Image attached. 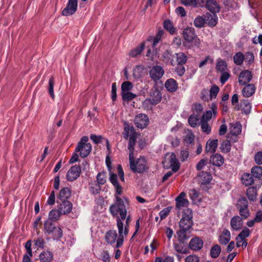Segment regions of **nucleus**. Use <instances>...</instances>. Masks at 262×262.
Instances as JSON below:
<instances>
[{"mask_svg": "<svg viewBox=\"0 0 262 262\" xmlns=\"http://www.w3.org/2000/svg\"><path fill=\"white\" fill-rule=\"evenodd\" d=\"M203 245L202 240L198 237L192 238L189 244L190 248L194 251H199L201 249Z\"/></svg>", "mask_w": 262, "mask_h": 262, "instance_id": "23", "label": "nucleus"}, {"mask_svg": "<svg viewBox=\"0 0 262 262\" xmlns=\"http://www.w3.org/2000/svg\"><path fill=\"white\" fill-rule=\"evenodd\" d=\"M187 215L184 212L182 218L179 223L180 229H190L193 225V221L192 220V214L191 209L187 210Z\"/></svg>", "mask_w": 262, "mask_h": 262, "instance_id": "6", "label": "nucleus"}, {"mask_svg": "<svg viewBox=\"0 0 262 262\" xmlns=\"http://www.w3.org/2000/svg\"><path fill=\"white\" fill-rule=\"evenodd\" d=\"M175 72L178 76H182L185 72V68L184 67V64H177Z\"/></svg>", "mask_w": 262, "mask_h": 262, "instance_id": "61", "label": "nucleus"}, {"mask_svg": "<svg viewBox=\"0 0 262 262\" xmlns=\"http://www.w3.org/2000/svg\"><path fill=\"white\" fill-rule=\"evenodd\" d=\"M199 120L198 116L194 114L191 115L188 119V123L192 127H195L198 125Z\"/></svg>", "mask_w": 262, "mask_h": 262, "instance_id": "46", "label": "nucleus"}, {"mask_svg": "<svg viewBox=\"0 0 262 262\" xmlns=\"http://www.w3.org/2000/svg\"><path fill=\"white\" fill-rule=\"evenodd\" d=\"M164 70L161 66H154L149 71V76L151 80L157 81L160 80L164 74Z\"/></svg>", "mask_w": 262, "mask_h": 262, "instance_id": "8", "label": "nucleus"}, {"mask_svg": "<svg viewBox=\"0 0 262 262\" xmlns=\"http://www.w3.org/2000/svg\"><path fill=\"white\" fill-rule=\"evenodd\" d=\"M194 25L198 28H201L204 27L206 24L205 17L203 16H198L194 20Z\"/></svg>", "mask_w": 262, "mask_h": 262, "instance_id": "40", "label": "nucleus"}, {"mask_svg": "<svg viewBox=\"0 0 262 262\" xmlns=\"http://www.w3.org/2000/svg\"><path fill=\"white\" fill-rule=\"evenodd\" d=\"M53 256L52 252L43 251L39 255V259L41 262H50L53 259Z\"/></svg>", "mask_w": 262, "mask_h": 262, "instance_id": "30", "label": "nucleus"}, {"mask_svg": "<svg viewBox=\"0 0 262 262\" xmlns=\"http://www.w3.org/2000/svg\"><path fill=\"white\" fill-rule=\"evenodd\" d=\"M88 140V136H83L75 149L76 152H80L79 155L82 158L87 157L92 150L91 144L90 143H87Z\"/></svg>", "mask_w": 262, "mask_h": 262, "instance_id": "5", "label": "nucleus"}, {"mask_svg": "<svg viewBox=\"0 0 262 262\" xmlns=\"http://www.w3.org/2000/svg\"><path fill=\"white\" fill-rule=\"evenodd\" d=\"M78 8V0H68L66 7L62 11L63 16L72 15L75 13Z\"/></svg>", "mask_w": 262, "mask_h": 262, "instance_id": "7", "label": "nucleus"}, {"mask_svg": "<svg viewBox=\"0 0 262 262\" xmlns=\"http://www.w3.org/2000/svg\"><path fill=\"white\" fill-rule=\"evenodd\" d=\"M224 162V158L219 154L212 155L210 157V163L217 167L221 166Z\"/></svg>", "mask_w": 262, "mask_h": 262, "instance_id": "21", "label": "nucleus"}, {"mask_svg": "<svg viewBox=\"0 0 262 262\" xmlns=\"http://www.w3.org/2000/svg\"><path fill=\"white\" fill-rule=\"evenodd\" d=\"M123 231L118 230V233H117L116 230H108L105 235V241L110 245H114L115 248L121 247L124 241Z\"/></svg>", "mask_w": 262, "mask_h": 262, "instance_id": "3", "label": "nucleus"}, {"mask_svg": "<svg viewBox=\"0 0 262 262\" xmlns=\"http://www.w3.org/2000/svg\"><path fill=\"white\" fill-rule=\"evenodd\" d=\"M158 54V50L155 47L154 48H152L151 50L150 48L148 49L147 51L146 56L152 60L154 58V57Z\"/></svg>", "mask_w": 262, "mask_h": 262, "instance_id": "59", "label": "nucleus"}, {"mask_svg": "<svg viewBox=\"0 0 262 262\" xmlns=\"http://www.w3.org/2000/svg\"><path fill=\"white\" fill-rule=\"evenodd\" d=\"M201 129L202 131L206 134H209L211 132V127L207 121L201 120Z\"/></svg>", "mask_w": 262, "mask_h": 262, "instance_id": "55", "label": "nucleus"}, {"mask_svg": "<svg viewBox=\"0 0 262 262\" xmlns=\"http://www.w3.org/2000/svg\"><path fill=\"white\" fill-rule=\"evenodd\" d=\"M194 135L192 133L187 134L184 139V142L188 144L192 143L194 142Z\"/></svg>", "mask_w": 262, "mask_h": 262, "instance_id": "62", "label": "nucleus"}, {"mask_svg": "<svg viewBox=\"0 0 262 262\" xmlns=\"http://www.w3.org/2000/svg\"><path fill=\"white\" fill-rule=\"evenodd\" d=\"M220 89L219 86H217L216 85H213L211 86L210 90V99H212V98H216L219 92Z\"/></svg>", "mask_w": 262, "mask_h": 262, "instance_id": "54", "label": "nucleus"}, {"mask_svg": "<svg viewBox=\"0 0 262 262\" xmlns=\"http://www.w3.org/2000/svg\"><path fill=\"white\" fill-rule=\"evenodd\" d=\"M206 24L210 27H214L217 23L218 17L216 13L210 14L207 13L205 15Z\"/></svg>", "mask_w": 262, "mask_h": 262, "instance_id": "20", "label": "nucleus"}, {"mask_svg": "<svg viewBox=\"0 0 262 262\" xmlns=\"http://www.w3.org/2000/svg\"><path fill=\"white\" fill-rule=\"evenodd\" d=\"M231 234L229 230H224L219 236V241L221 245H226L230 240Z\"/></svg>", "mask_w": 262, "mask_h": 262, "instance_id": "27", "label": "nucleus"}, {"mask_svg": "<svg viewBox=\"0 0 262 262\" xmlns=\"http://www.w3.org/2000/svg\"><path fill=\"white\" fill-rule=\"evenodd\" d=\"M135 124L137 127L141 129L146 128L149 124V119L147 115L139 114L135 117Z\"/></svg>", "mask_w": 262, "mask_h": 262, "instance_id": "9", "label": "nucleus"}, {"mask_svg": "<svg viewBox=\"0 0 262 262\" xmlns=\"http://www.w3.org/2000/svg\"><path fill=\"white\" fill-rule=\"evenodd\" d=\"M245 56V59L248 64H251L254 60V54L251 52H247Z\"/></svg>", "mask_w": 262, "mask_h": 262, "instance_id": "58", "label": "nucleus"}, {"mask_svg": "<svg viewBox=\"0 0 262 262\" xmlns=\"http://www.w3.org/2000/svg\"><path fill=\"white\" fill-rule=\"evenodd\" d=\"M255 91V86L253 84H247L242 90V94L244 97H249L252 96Z\"/></svg>", "mask_w": 262, "mask_h": 262, "instance_id": "26", "label": "nucleus"}, {"mask_svg": "<svg viewBox=\"0 0 262 262\" xmlns=\"http://www.w3.org/2000/svg\"><path fill=\"white\" fill-rule=\"evenodd\" d=\"M197 176L199 178V183H200L201 186L209 184L212 179L210 173L204 171H201Z\"/></svg>", "mask_w": 262, "mask_h": 262, "instance_id": "15", "label": "nucleus"}, {"mask_svg": "<svg viewBox=\"0 0 262 262\" xmlns=\"http://www.w3.org/2000/svg\"><path fill=\"white\" fill-rule=\"evenodd\" d=\"M144 48L145 43L144 42L141 43L140 46L136 47L130 51L129 56L133 58L137 57L142 53Z\"/></svg>", "mask_w": 262, "mask_h": 262, "instance_id": "33", "label": "nucleus"}, {"mask_svg": "<svg viewBox=\"0 0 262 262\" xmlns=\"http://www.w3.org/2000/svg\"><path fill=\"white\" fill-rule=\"evenodd\" d=\"M169 163L174 172H177L180 168V163L176 158V155L172 152L169 156Z\"/></svg>", "mask_w": 262, "mask_h": 262, "instance_id": "25", "label": "nucleus"}, {"mask_svg": "<svg viewBox=\"0 0 262 262\" xmlns=\"http://www.w3.org/2000/svg\"><path fill=\"white\" fill-rule=\"evenodd\" d=\"M186 194L184 192H182L176 199V207L177 209H180L182 207H187L189 205V201L187 199H185Z\"/></svg>", "mask_w": 262, "mask_h": 262, "instance_id": "14", "label": "nucleus"}, {"mask_svg": "<svg viewBox=\"0 0 262 262\" xmlns=\"http://www.w3.org/2000/svg\"><path fill=\"white\" fill-rule=\"evenodd\" d=\"M200 258L196 255H190L185 258V262H199Z\"/></svg>", "mask_w": 262, "mask_h": 262, "instance_id": "63", "label": "nucleus"}, {"mask_svg": "<svg viewBox=\"0 0 262 262\" xmlns=\"http://www.w3.org/2000/svg\"><path fill=\"white\" fill-rule=\"evenodd\" d=\"M133 88L132 83L129 81L123 82L121 84V94L129 92Z\"/></svg>", "mask_w": 262, "mask_h": 262, "instance_id": "44", "label": "nucleus"}, {"mask_svg": "<svg viewBox=\"0 0 262 262\" xmlns=\"http://www.w3.org/2000/svg\"><path fill=\"white\" fill-rule=\"evenodd\" d=\"M164 28L173 35L176 33V28L173 27L172 21L169 19H165L163 22Z\"/></svg>", "mask_w": 262, "mask_h": 262, "instance_id": "32", "label": "nucleus"}, {"mask_svg": "<svg viewBox=\"0 0 262 262\" xmlns=\"http://www.w3.org/2000/svg\"><path fill=\"white\" fill-rule=\"evenodd\" d=\"M101 189V185L94 182L93 183L90 184L89 190L91 193L96 195L99 194L100 192Z\"/></svg>", "mask_w": 262, "mask_h": 262, "instance_id": "41", "label": "nucleus"}, {"mask_svg": "<svg viewBox=\"0 0 262 262\" xmlns=\"http://www.w3.org/2000/svg\"><path fill=\"white\" fill-rule=\"evenodd\" d=\"M81 172V169L80 165H75L72 166L67 173L68 181L72 182L76 180L80 176Z\"/></svg>", "mask_w": 262, "mask_h": 262, "instance_id": "10", "label": "nucleus"}, {"mask_svg": "<svg viewBox=\"0 0 262 262\" xmlns=\"http://www.w3.org/2000/svg\"><path fill=\"white\" fill-rule=\"evenodd\" d=\"M151 98V104L156 105L159 103L162 99V95L160 91L157 89H152L150 92Z\"/></svg>", "mask_w": 262, "mask_h": 262, "instance_id": "16", "label": "nucleus"}, {"mask_svg": "<svg viewBox=\"0 0 262 262\" xmlns=\"http://www.w3.org/2000/svg\"><path fill=\"white\" fill-rule=\"evenodd\" d=\"M129 168L134 173H142L149 169L147 161L144 157L135 159L134 155L129 156Z\"/></svg>", "mask_w": 262, "mask_h": 262, "instance_id": "2", "label": "nucleus"}, {"mask_svg": "<svg viewBox=\"0 0 262 262\" xmlns=\"http://www.w3.org/2000/svg\"><path fill=\"white\" fill-rule=\"evenodd\" d=\"M237 208H247L248 206V203L247 199L245 197H242L238 200V204L237 205Z\"/></svg>", "mask_w": 262, "mask_h": 262, "instance_id": "56", "label": "nucleus"}, {"mask_svg": "<svg viewBox=\"0 0 262 262\" xmlns=\"http://www.w3.org/2000/svg\"><path fill=\"white\" fill-rule=\"evenodd\" d=\"M54 79L53 76L51 77L49 80V88H48V92L50 94V96L54 99Z\"/></svg>", "mask_w": 262, "mask_h": 262, "instance_id": "51", "label": "nucleus"}, {"mask_svg": "<svg viewBox=\"0 0 262 262\" xmlns=\"http://www.w3.org/2000/svg\"><path fill=\"white\" fill-rule=\"evenodd\" d=\"M254 161L258 165L262 164V151H258L255 154Z\"/></svg>", "mask_w": 262, "mask_h": 262, "instance_id": "64", "label": "nucleus"}, {"mask_svg": "<svg viewBox=\"0 0 262 262\" xmlns=\"http://www.w3.org/2000/svg\"><path fill=\"white\" fill-rule=\"evenodd\" d=\"M116 202L110 207V211L113 216H116L117 226L118 229H123V223L122 220L126 219L124 229H128L129 224L131 222L130 216L126 217L127 210L125 203L128 204V199L124 197L123 199L115 195Z\"/></svg>", "mask_w": 262, "mask_h": 262, "instance_id": "1", "label": "nucleus"}, {"mask_svg": "<svg viewBox=\"0 0 262 262\" xmlns=\"http://www.w3.org/2000/svg\"><path fill=\"white\" fill-rule=\"evenodd\" d=\"M56 222L48 219L44 223V229H56Z\"/></svg>", "mask_w": 262, "mask_h": 262, "instance_id": "50", "label": "nucleus"}, {"mask_svg": "<svg viewBox=\"0 0 262 262\" xmlns=\"http://www.w3.org/2000/svg\"><path fill=\"white\" fill-rule=\"evenodd\" d=\"M245 59V56L243 53L239 52H237L233 56L234 62L238 66L242 64L244 60Z\"/></svg>", "mask_w": 262, "mask_h": 262, "instance_id": "42", "label": "nucleus"}, {"mask_svg": "<svg viewBox=\"0 0 262 262\" xmlns=\"http://www.w3.org/2000/svg\"><path fill=\"white\" fill-rule=\"evenodd\" d=\"M247 195L250 201H255L257 196V190L255 187H249L247 190Z\"/></svg>", "mask_w": 262, "mask_h": 262, "instance_id": "35", "label": "nucleus"}, {"mask_svg": "<svg viewBox=\"0 0 262 262\" xmlns=\"http://www.w3.org/2000/svg\"><path fill=\"white\" fill-rule=\"evenodd\" d=\"M61 215V212H60L58 209H52L49 212L48 219L56 222L59 219Z\"/></svg>", "mask_w": 262, "mask_h": 262, "instance_id": "39", "label": "nucleus"}, {"mask_svg": "<svg viewBox=\"0 0 262 262\" xmlns=\"http://www.w3.org/2000/svg\"><path fill=\"white\" fill-rule=\"evenodd\" d=\"M190 230H177L175 237L182 244H184L191 237Z\"/></svg>", "mask_w": 262, "mask_h": 262, "instance_id": "11", "label": "nucleus"}, {"mask_svg": "<svg viewBox=\"0 0 262 262\" xmlns=\"http://www.w3.org/2000/svg\"><path fill=\"white\" fill-rule=\"evenodd\" d=\"M242 220L238 216L233 217L230 221V224L232 229H241L239 226L242 224Z\"/></svg>", "mask_w": 262, "mask_h": 262, "instance_id": "34", "label": "nucleus"}, {"mask_svg": "<svg viewBox=\"0 0 262 262\" xmlns=\"http://www.w3.org/2000/svg\"><path fill=\"white\" fill-rule=\"evenodd\" d=\"M250 234V230H242V231L238 234L236 237V246L239 247L241 246L240 243L243 241L244 239L248 237Z\"/></svg>", "mask_w": 262, "mask_h": 262, "instance_id": "38", "label": "nucleus"}, {"mask_svg": "<svg viewBox=\"0 0 262 262\" xmlns=\"http://www.w3.org/2000/svg\"><path fill=\"white\" fill-rule=\"evenodd\" d=\"M62 203L60 204L58 210L61 212V214H67L69 213L72 209L73 205L72 203L68 200L61 201Z\"/></svg>", "mask_w": 262, "mask_h": 262, "instance_id": "17", "label": "nucleus"}, {"mask_svg": "<svg viewBox=\"0 0 262 262\" xmlns=\"http://www.w3.org/2000/svg\"><path fill=\"white\" fill-rule=\"evenodd\" d=\"M111 98L113 102H115L117 100V86L116 82H114L112 84Z\"/></svg>", "mask_w": 262, "mask_h": 262, "instance_id": "60", "label": "nucleus"}, {"mask_svg": "<svg viewBox=\"0 0 262 262\" xmlns=\"http://www.w3.org/2000/svg\"><path fill=\"white\" fill-rule=\"evenodd\" d=\"M251 105L248 99H243L241 101L239 104H237L234 107L235 111L241 110L243 113L248 114L250 113Z\"/></svg>", "mask_w": 262, "mask_h": 262, "instance_id": "13", "label": "nucleus"}, {"mask_svg": "<svg viewBox=\"0 0 262 262\" xmlns=\"http://www.w3.org/2000/svg\"><path fill=\"white\" fill-rule=\"evenodd\" d=\"M144 70V66L143 65H138L135 67L133 70V76L135 78L138 79L142 77L143 72Z\"/></svg>", "mask_w": 262, "mask_h": 262, "instance_id": "37", "label": "nucleus"}, {"mask_svg": "<svg viewBox=\"0 0 262 262\" xmlns=\"http://www.w3.org/2000/svg\"><path fill=\"white\" fill-rule=\"evenodd\" d=\"M165 87L167 91L173 93L177 90L178 88V84L176 80L174 79L169 78L166 81L165 83Z\"/></svg>", "mask_w": 262, "mask_h": 262, "instance_id": "22", "label": "nucleus"}, {"mask_svg": "<svg viewBox=\"0 0 262 262\" xmlns=\"http://www.w3.org/2000/svg\"><path fill=\"white\" fill-rule=\"evenodd\" d=\"M48 234H52L54 239L58 240L62 236V230H46Z\"/></svg>", "mask_w": 262, "mask_h": 262, "instance_id": "53", "label": "nucleus"}, {"mask_svg": "<svg viewBox=\"0 0 262 262\" xmlns=\"http://www.w3.org/2000/svg\"><path fill=\"white\" fill-rule=\"evenodd\" d=\"M178 64H184L188 58L187 56L182 52L176 53Z\"/></svg>", "mask_w": 262, "mask_h": 262, "instance_id": "45", "label": "nucleus"}, {"mask_svg": "<svg viewBox=\"0 0 262 262\" xmlns=\"http://www.w3.org/2000/svg\"><path fill=\"white\" fill-rule=\"evenodd\" d=\"M137 142V133L130 134L128 144V149L129 151V156L134 155L135 148Z\"/></svg>", "mask_w": 262, "mask_h": 262, "instance_id": "24", "label": "nucleus"}, {"mask_svg": "<svg viewBox=\"0 0 262 262\" xmlns=\"http://www.w3.org/2000/svg\"><path fill=\"white\" fill-rule=\"evenodd\" d=\"M90 138L96 144L101 143L102 140L105 139L101 135H96L95 134H91Z\"/></svg>", "mask_w": 262, "mask_h": 262, "instance_id": "57", "label": "nucleus"}, {"mask_svg": "<svg viewBox=\"0 0 262 262\" xmlns=\"http://www.w3.org/2000/svg\"><path fill=\"white\" fill-rule=\"evenodd\" d=\"M242 183L246 186L252 185L254 183L253 176L249 173H244L241 178Z\"/></svg>", "mask_w": 262, "mask_h": 262, "instance_id": "29", "label": "nucleus"}, {"mask_svg": "<svg viewBox=\"0 0 262 262\" xmlns=\"http://www.w3.org/2000/svg\"><path fill=\"white\" fill-rule=\"evenodd\" d=\"M122 98L123 101L129 102L137 97V95L132 92H127L121 94Z\"/></svg>", "mask_w": 262, "mask_h": 262, "instance_id": "49", "label": "nucleus"}, {"mask_svg": "<svg viewBox=\"0 0 262 262\" xmlns=\"http://www.w3.org/2000/svg\"><path fill=\"white\" fill-rule=\"evenodd\" d=\"M231 144L229 140L223 142L221 145V149L223 152L228 153L231 150Z\"/></svg>", "mask_w": 262, "mask_h": 262, "instance_id": "47", "label": "nucleus"}, {"mask_svg": "<svg viewBox=\"0 0 262 262\" xmlns=\"http://www.w3.org/2000/svg\"><path fill=\"white\" fill-rule=\"evenodd\" d=\"M205 6L212 13H217L220 11L221 7L214 0H207Z\"/></svg>", "mask_w": 262, "mask_h": 262, "instance_id": "18", "label": "nucleus"}, {"mask_svg": "<svg viewBox=\"0 0 262 262\" xmlns=\"http://www.w3.org/2000/svg\"><path fill=\"white\" fill-rule=\"evenodd\" d=\"M218 145V140H208L205 147V153H214L216 151Z\"/></svg>", "mask_w": 262, "mask_h": 262, "instance_id": "19", "label": "nucleus"}, {"mask_svg": "<svg viewBox=\"0 0 262 262\" xmlns=\"http://www.w3.org/2000/svg\"><path fill=\"white\" fill-rule=\"evenodd\" d=\"M221 252V248L219 245H215L210 249V256L212 258H217Z\"/></svg>", "mask_w": 262, "mask_h": 262, "instance_id": "43", "label": "nucleus"}, {"mask_svg": "<svg viewBox=\"0 0 262 262\" xmlns=\"http://www.w3.org/2000/svg\"><path fill=\"white\" fill-rule=\"evenodd\" d=\"M183 36L186 43L185 46L189 48L199 47L200 45V40L195 34L194 29L188 27L184 29L183 32Z\"/></svg>", "mask_w": 262, "mask_h": 262, "instance_id": "4", "label": "nucleus"}, {"mask_svg": "<svg viewBox=\"0 0 262 262\" xmlns=\"http://www.w3.org/2000/svg\"><path fill=\"white\" fill-rule=\"evenodd\" d=\"M71 189L68 187H63L60 190L58 199L61 201L68 200L71 196Z\"/></svg>", "mask_w": 262, "mask_h": 262, "instance_id": "28", "label": "nucleus"}, {"mask_svg": "<svg viewBox=\"0 0 262 262\" xmlns=\"http://www.w3.org/2000/svg\"><path fill=\"white\" fill-rule=\"evenodd\" d=\"M106 176L105 172H99L96 177V183L102 185L106 183Z\"/></svg>", "mask_w": 262, "mask_h": 262, "instance_id": "52", "label": "nucleus"}, {"mask_svg": "<svg viewBox=\"0 0 262 262\" xmlns=\"http://www.w3.org/2000/svg\"><path fill=\"white\" fill-rule=\"evenodd\" d=\"M252 78L251 72L246 70L242 71L238 77V82L241 85H246Z\"/></svg>", "mask_w": 262, "mask_h": 262, "instance_id": "12", "label": "nucleus"}, {"mask_svg": "<svg viewBox=\"0 0 262 262\" xmlns=\"http://www.w3.org/2000/svg\"><path fill=\"white\" fill-rule=\"evenodd\" d=\"M251 172L252 176L255 178H257L261 183L262 167L254 166L251 168Z\"/></svg>", "mask_w": 262, "mask_h": 262, "instance_id": "31", "label": "nucleus"}, {"mask_svg": "<svg viewBox=\"0 0 262 262\" xmlns=\"http://www.w3.org/2000/svg\"><path fill=\"white\" fill-rule=\"evenodd\" d=\"M227 67V64L225 61L222 59L218 60L216 66V69L217 71L220 72H225Z\"/></svg>", "mask_w": 262, "mask_h": 262, "instance_id": "48", "label": "nucleus"}, {"mask_svg": "<svg viewBox=\"0 0 262 262\" xmlns=\"http://www.w3.org/2000/svg\"><path fill=\"white\" fill-rule=\"evenodd\" d=\"M230 134L237 136L239 135L242 131V125L239 122H236L234 124H232L230 127Z\"/></svg>", "mask_w": 262, "mask_h": 262, "instance_id": "36", "label": "nucleus"}]
</instances>
